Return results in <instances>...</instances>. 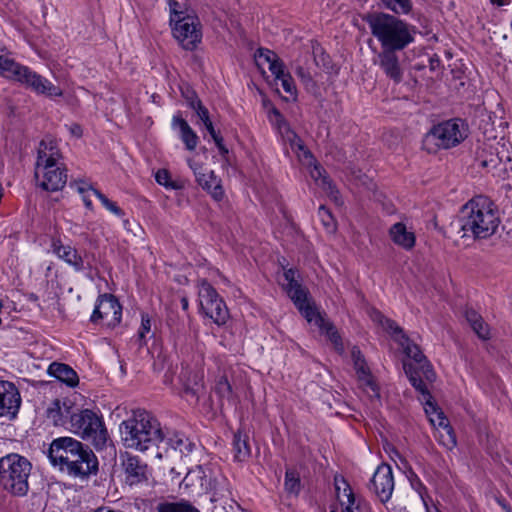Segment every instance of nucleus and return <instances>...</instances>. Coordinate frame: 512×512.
<instances>
[{"label": "nucleus", "instance_id": "nucleus-1", "mask_svg": "<svg viewBox=\"0 0 512 512\" xmlns=\"http://www.w3.org/2000/svg\"><path fill=\"white\" fill-rule=\"evenodd\" d=\"M47 456L52 466L68 476L86 480L98 472V459L93 451L72 437L54 439Z\"/></svg>", "mask_w": 512, "mask_h": 512}, {"label": "nucleus", "instance_id": "nucleus-2", "mask_svg": "<svg viewBox=\"0 0 512 512\" xmlns=\"http://www.w3.org/2000/svg\"><path fill=\"white\" fill-rule=\"evenodd\" d=\"M500 223V212L494 201L478 195L462 207L457 228L462 238L487 239L496 233Z\"/></svg>", "mask_w": 512, "mask_h": 512}, {"label": "nucleus", "instance_id": "nucleus-3", "mask_svg": "<svg viewBox=\"0 0 512 512\" xmlns=\"http://www.w3.org/2000/svg\"><path fill=\"white\" fill-rule=\"evenodd\" d=\"M120 432L125 447L141 452L157 446L165 438L158 419L145 410L133 411L131 417L121 423Z\"/></svg>", "mask_w": 512, "mask_h": 512}, {"label": "nucleus", "instance_id": "nucleus-4", "mask_svg": "<svg viewBox=\"0 0 512 512\" xmlns=\"http://www.w3.org/2000/svg\"><path fill=\"white\" fill-rule=\"evenodd\" d=\"M371 34L384 49H405L414 41V29L405 21L383 12L369 13L364 17Z\"/></svg>", "mask_w": 512, "mask_h": 512}, {"label": "nucleus", "instance_id": "nucleus-5", "mask_svg": "<svg viewBox=\"0 0 512 512\" xmlns=\"http://www.w3.org/2000/svg\"><path fill=\"white\" fill-rule=\"evenodd\" d=\"M31 463L15 453L0 458V485L15 496L27 494Z\"/></svg>", "mask_w": 512, "mask_h": 512}, {"label": "nucleus", "instance_id": "nucleus-6", "mask_svg": "<svg viewBox=\"0 0 512 512\" xmlns=\"http://www.w3.org/2000/svg\"><path fill=\"white\" fill-rule=\"evenodd\" d=\"M468 136V126L461 119H451L433 126L423 139V146L429 153L459 145Z\"/></svg>", "mask_w": 512, "mask_h": 512}, {"label": "nucleus", "instance_id": "nucleus-7", "mask_svg": "<svg viewBox=\"0 0 512 512\" xmlns=\"http://www.w3.org/2000/svg\"><path fill=\"white\" fill-rule=\"evenodd\" d=\"M69 429L83 440L91 442L96 449H102L109 438L102 417L90 409L77 410L72 414Z\"/></svg>", "mask_w": 512, "mask_h": 512}, {"label": "nucleus", "instance_id": "nucleus-8", "mask_svg": "<svg viewBox=\"0 0 512 512\" xmlns=\"http://www.w3.org/2000/svg\"><path fill=\"white\" fill-rule=\"evenodd\" d=\"M395 340L398 341L400 346L403 348L407 357V360L403 362V368L408 379L410 380V374L408 373L409 366L418 374L420 379H423L428 383L434 382L436 374L420 348L409 340V338L403 333V330L395 336Z\"/></svg>", "mask_w": 512, "mask_h": 512}, {"label": "nucleus", "instance_id": "nucleus-9", "mask_svg": "<svg viewBox=\"0 0 512 512\" xmlns=\"http://www.w3.org/2000/svg\"><path fill=\"white\" fill-rule=\"evenodd\" d=\"M199 303L203 313L217 325H224L229 319L228 308L214 287L206 280L199 285Z\"/></svg>", "mask_w": 512, "mask_h": 512}, {"label": "nucleus", "instance_id": "nucleus-10", "mask_svg": "<svg viewBox=\"0 0 512 512\" xmlns=\"http://www.w3.org/2000/svg\"><path fill=\"white\" fill-rule=\"evenodd\" d=\"M9 79L24 84L37 94H42L47 97H60L63 94L62 90L58 86H55L48 79L19 63L11 73V76H9Z\"/></svg>", "mask_w": 512, "mask_h": 512}, {"label": "nucleus", "instance_id": "nucleus-11", "mask_svg": "<svg viewBox=\"0 0 512 512\" xmlns=\"http://www.w3.org/2000/svg\"><path fill=\"white\" fill-rule=\"evenodd\" d=\"M175 39L185 50H194L200 43L202 34L200 23L196 16L186 15L170 23Z\"/></svg>", "mask_w": 512, "mask_h": 512}, {"label": "nucleus", "instance_id": "nucleus-12", "mask_svg": "<svg viewBox=\"0 0 512 512\" xmlns=\"http://www.w3.org/2000/svg\"><path fill=\"white\" fill-rule=\"evenodd\" d=\"M121 317L122 307L118 300L111 294H103L98 297L90 320L93 323L105 320L108 327H115L120 323Z\"/></svg>", "mask_w": 512, "mask_h": 512}, {"label": "nucleus", "instance_id": "nucleus-13", "mask_svg": "<svg viewBox=\"0 0 512 512\" xmlns=\"http://www.w3.org/2000/svg\"><path fill=\"white\" fill-rule=\"evenodd\" d=\"M120 458L126 484L133 486L148 480V465L138 456L126 452Z\"/></svg>", "mask_w": 512, "mask_h": 512}, {"label": "nucleus", "instance_id": "nucleus-14", "mask_svg": "<svg viewBox=\"0 0 512 512\" xmlns=\"http://www.w3.org/2000/svg\"><path fill=\"white\" fill-rule=\"evenodd\" d=\"M188 165L192 169L197 183L216 201L222 200L224 190L221 185V180L217 178L214 171L204 168L200 163L191 159L188 160Z\"/></svg>", "mask_w": 512, "mask_h": 512}, {"label": "nucleus", "instance_id": "nucleus-15", "mask_svg": "<svg viewBox=\"0 0 512 512\" xmlns=\"http://www.w3.org/2000/svg\"><path fill=\"white\" fill-rule=\"evenodd\" d=\"M351 358L361 386L371 399L378 400L380 398L379 388L374 381L363 354L357 347L352 348Z\"/></svg>", "mask_w": 512, "mask_h": 512}, {"label": "nucleus", "instance_id": "nucleus-16", "mask_svg": "<svg viewBox=\"0 0 512 512\" xmlns=\"http://www.w3.org/2000/svg\"><path fill=\"white\" fill-rule=\"evenodd\" d=\"M369 489L375 493L381 502H387L394 489L392 469L387 464L377 467L370 481Z\"/></svg>", "mask_w": 512, "mask_h": 512}, {"label": "nucleus", "instance_id": "nucleus-17", "mask_svg": "<svg viewBox=\"0 0 512 512\" xmlns=\"http://www.w3.org/2000/svg\"><path fill=\"white\" fill-rule=\"evenodd\" d=\"M21 397L17 387L9 381H0V418H14L18 413Z\"/></svg>", "mask_w": 512, "mask_h": 512}, {"label": "nucleus", "instance_id": "nucleus-18", "mask_svg": "<svg viewBox=\"0 0 512 512\" xmlns=\"http://www.w3.org/2000/svg\"><path fill=\"white\" fill-rule=\"evenodd\" d=\"M40 174H42L40 187L46 191H59L67 183L66 168L61 163L41 168Z\"/></svg>", "mask_w": 512, "mask_h": 512}, {"label": "nucleus", "instance_id": "nucleus-19", "mask_svg": "<svg viewBox=\"0 0 512 512\" xmlns=\"http://www.w3.org/2000/svg\"><path fill=\"white\" fill-rule=\"evenodd\" d=\"M401 49H384L378 54V65L385 75L395 83L403 79V68L399 62L397 51Z\"/></svg>", "mask_w": 512, "mask_h": 512}, {"label": "nucleus", "instance_id": "nucleus-20", "mask_svg": "<svg viewBox=\"0 0 512 512\" xmlns=\"http://www.w3.org/2000/svg\"><path fill=\"white\" fill-rule=\"evenodd\" d=\"M61 153L53 139H43L38 147V156L35 166V177L40 175L41 168L60 163Z\"/></svg>", "mask_w": 512, "mask_h": 512}, {"label": "nucleus", "instance_id": "nucleus-21", "mask_svg": "<svg viewBox=\"0 0 512 512\" xmlns=\"http://www.w3.org/2000/svg\"><path fill=\"white\" fill-rule=\"evenodd\" d=\"M285 290L295 306L299 309L301 314L307 319L308 322H311L314 319L318 321V313L308 303L307 292L299 283L290 287H285Z\"/></svg>", "mask_w": 512, "mask_h": 512}, {"label": "nucleus", "instance_id": "nucleus-22", "mask_svg": "<svg viewBox=\"0 0 512 512\" xmlns=\"http://www.w3.org/2000/svg\"><path fill=\"white\" fill-rule=\"evenodd\" d=\"M336 497L342 506L343 512H361L360 503L356 501L355 495L343 477L334 478Z\"/></svg>", "mask_w": 512, "mask_h": 512}, {"label": "nucleus", "instance_id": "nucleus-23", "mask_svg": "<svg viewBox=\"0 0 512 512\" xmlns=\"http://www.w3.org/2000/svg\"><path fill=\"white\" fill-rule=\"evenodd\" d=\"M170 449L167 451L173 459H179L186 463V459L195 448V443L183 434L175 433L168 439Z\"/></svg>", "mask_w": 512, "mask_h": 512}, {"label": "nucleus", "instance_id": "nucleus-24", "mask_svg": "<svg viewBox=\"0 0 512 512\" xmlns=\"http://www.w3.org/2000/svg\"><path fill=\"white\" fill-rule=\"evenodd\" d=\"M408 373L410 374L411 385L420 393V401L424 405V410L428 417L440 411L436 404L432 401V396L428 390L427 382L418 377V374L408 366Z\"/></svg>", "mask_w": 512, "mask_h": 512}, {"label": "nucleus", "instance_id": "nucleus-25", "mask_svg": "<svg viewBox=\"0 0 512 512\" xmlns=\"http://www.w3.org/2000/svg\"><path fill=\"white\" fill-rule=\"evenodd\" d=\"M76 413L72 409V403L70 400L55 399L46 411L47 418L55 425H64L66 419L71 420V415Z\"/></svg>", "mask_w": 512, "mask_h": 512}, {"label": "nucleus", "instance_id": "nucleus-26", "mask_svg": "<svg viewBox=\"0 0 512 512\" xmlns=\"http://www.w3.org/2000/svg\"><path fill=\"white\" fill-rule=\"evenodd\" d=\"M391 240L405 250H411L415 246V234L408 230L402 222H397L389 229Z\"/></svg>", "mask_w": 512, "mask_h": 512}, {"label": "nucleus", "instance_id": "nucleus-27", "mask_svg": "<svg viewBox=\"0 0 512 512\" xmlns=\"http://www.w3.org/2000/svg\"><path fill=\"white\" fill-rule=\"evenodd\" d=\"M48 374L69 387H76L79 383V377L75 370L64 363H51L48 367Z\"/></svg>", "mask_w": 512, "mask_h": 512}, {"label": "nucleus", "instance_id": "nucleus-28", "mask_svg": "<svg viewBox=\"0 0 512 512\" xmlns=\"http://www.w3.org/2000/svg\"><path fill=\"white\" fill-rule=\"evenodd\" d=\"M53 252L67 264L74 267L76 271L84 269V262L77 250L69 245H63L60 241H53Z\"/></svg>", "mask_w": 512, "mask_h": 512}, {"label": "nucleus", "instance_id": "nucleus-29", "mask_svg": "<svg viewBox=\"0 0 512 512\" xmlns=\"http://www.w3.org/2000/svg\"><path fill=\"white\" fill-rule=\"evenodd\" d=\"M429 420L434 426H438L443 429L445 435H440L442 444L447 449H453L457 444L456 436L453 428L450 426L447 418L444 416V413L440 410L434 415L430 416Z\"/></svg>", "mask_w": 512, "mask_h": 512}, {"label": "nucleus", "instance_id": "nucleus-30", "mask_svg": "<svg viewBox=\"0 0 512 512\" xmlns=\"http://www.w3.org/2000/svg\"><path fill=\"white\" fill-rule=\"evenodd\" d=\"M172 126L178 127L180 130V137L186 148L190 151L194 150L198 144V136L189 126L187 121L180 115H175L172 119Z\"/></svg>", "mask_w": 512, "mask_h": 512}, {"label": "nucleus", "instance_id": "nucleus-31", "mask_svg": "<svg viewBox=\"0 0 512 512\" xmlns=\"http://www.w3.org/2000/svg\"><path fill=\"white\" fill-rule=\"evenodd\" d=\"M186 393L197 395L202 388V375L198 372L183 369L180 376Z\"/></svg>", "mask_w": 512, "mask_h": 512}, {"label": "nucleus", "instance_id": "nucleus-32", "mask_svg": "<svg viewBox=\"0 0 512 512\" xmlns=\"http://www.w3.org/2000/svg\"><path fill=\"white\" fill-rule=\"evenodd\" d=\"M465 317L468 323L470 324L473 331L478 335L479 338L486 340L489 338V328L488 325L484 322L481 315H479L473 309H467L465 312Z\"/></svg>", "mask_w": 512, "mask_h": 512}, {"label": "nucleus", "instance_id": "nucleus-33", "mask_svg": "<svg viewBox=\"0 0 512 512\" xmlns=\"http://www.w3.org/2000/svg\"><path fill=\"white\" fill-rule=\"evenodd\" d=\"M273 113L277 117V123H278L279 129H282V128L285 129L287 140L290 142L292 148H297L298 150L303 151V153L306 157L312 158V154L308 150L305 149L304 144H303L302 140L298 137V135L295 132H293L292 130H290L287 123L285 122L282 115L280 114V112L277 109H273Z\"/></svg>", "mask_w": 512, "mask_h": 512}, {"label": "nucleus", "instance_id": "nucleus-34", "mask_svg": "<svg viewBox=\"0 0 512 512\" xmlns=\"http://www.w3.org/2000/svg\"><path fill=\"white\" fill-rule=\"evenodd\" d=\"M156 512H200L190 501H164L156 506Z\"/></svg>", "mask_w": 512, "mask_h": 512}, {"label": "nucleus", "instance_id": "nucleus-35", "mask_svg": "<svg viewBox=\"0 0 512 512\" xmlns=\"http://www.w3.org/2000/svg\"><path fill=\"white\" fill-rule=\"evenodd\" d=\"M233 451L234 458L237 461H244L251 453L250 446L248 443V436L243 434L241 431H237L233 438Z\"/></svg>", "mask_w": 512, "mask_h": 512}, {"label": "nucleus", "instance_id": "nucleus-36", "mask_svg": "<svg viewBox=\"0 0 512 512\" xmlns=\"http://www.w3.org/2000/svg\"><path fill=\"white\" fill-rule=\"evenodd\" d=\"M205 475L201 467L189 470L182 483L187 489L202 488L204 486Z\"/></svg>", "mask_w": 512, "mask_h": 512}, {"label": "nucleus", "instance_id": "nucleus-37", "mask_svg": "<svg viewBox=\"0 0 512 512\" xmlns=\"http://www.w3.org/2000/svg\"><path fill=\"white\" fill-rule=\"evenodd\" d=\"M370 317L392 335L396 336L398 333H401L402 329L393 320L386 318L380 311L373 309L370 312Z\"/></svg>", "mask_w": 512, "mask_h": 512}, {"label": "nucleus", "instance_id": "nucleus-38", "mask_svg": "<svg viewBox=\"0 0 512 512\" xmlns=\"http://www.w3.org/2000/svg\"><path fill=\"white\" fill-rule=\"evenodd\" d=\"M284 487L286 492L297 495L301 490L299 475L291 469L286 470Z\"/></svg>", "mask_w": 512, "mask_h": 512}, {"label": "nucleus", "instance_id": "nucleus-39", "mask_svg": "<svg viewBox=\"0 0 512 512\" xmlns=\"http://www.w3.org/2000/svg\"><path fill=\"white\" fill-rule=\"evenodd\" d=\"M315 65L329 71L331 68L330 56L324 51L320 44L316 43L312 46Z\"/></svg>", "mask_w": 512, "mask_h": 512}, {"label": "nucleus", "instance_id": "nucleus-40", "mask_svg": "<svg viewBox=\"0 0 512 512\" xmlns=\"http://www.w3.org/2000/svg\"><path fill=\"white\" fill-rule=\"evenodd\" d=\"M381 2L395 14H408L412 8L410 0H381Z\"/></svg>", "mask_w": 512, "mask_h": 512}, {"label": "nucleus", "instance_id": "nucleus-41", "mask_svg": "<svg viewBox=\"0 0 512 512\" xmlns=\"http://www.w3.org/2000/svg\"><path fill=\"white\" fill-rule=\"evenodd\" d=\"M17 65L18 63L5 52V49L0 47V74L9 78Z\"/></svg>", "mask_w": 512, "mask_h": 512}, {"label": "nucleus", "instance_id": "nucleus-42", "mask_svg": "<svg viewBox=\"0 0 512 512\" xmlns=\"http://www.w3.org/2000/svg\"><path fill=\"white\" fill-rule=\"evenodd\" d=\"M295 74L301 80L302 84L309 91L315 90L317 88V84L313 79L311 73L306 70L304 67L298 65L295 68Z\"/></svg>", "mask_w": 512, "mask_h": 512}, {"label": "nucleus", "instance_id": "nucleus-43", "mask_svg": "<svg viewBox=\"0 0 512 512\" xmlns=\"http://www.w3.org/2000/svg\"><path fill=\"white\" fill-rule=\"evenodd\" d=\"M318 215L321 219L323 226L326 228L328 232L332 233L336 230L335 219L332 216L331 212L325 206L322 205L319 207Z\"/></svg>", "mask_w": 512, "mask_h": 512}, {"label": "nucleus", "instance_id": "nucleus-44", "mask_svg": "<svg viewBox=\"0 0 512 512\" xmlns=\"http://www.w3.org/2000/svg\"><path fill=\"white\" fill-rule=\"evenodd\" d=\"M93 195H95L99 200L100 202L102 203V205L107 209L109 210L111 213L119 216V217H122L124 216V211L113 201L109 200L104 194H102L100 191L98 190H93Z\"/></svg>", "mask_w": 512, "mask_h": 512}, {"label": "nucleus", "instance_id": "nucleus-45", "mask_svg": "<svg viewBox=\"0 0 512 512\" xmlns=\"http://www.w3.org/2000/svg\"><path fill=\"white\" fill-rule=\"evenodd\" d=\"M93 195H95L99 200L100 202L102 203V205L107 209L109 210L111 213L119 216V217H122L124 216V211L113 201L109 200L104 194H102L100 191L98 190H93Z\"/></svg>", "mask_w": 512, "mask_h": 512}, {"label": "nucleus", "instance_id": "nucleus-46", "mask_svg": "<svg viewBox=\"0 0 512 512\" xmlns=\"http://www.w3.org/2000/svg\"><path fill=\"white\" fill-rule=\"evenodd\" d=\"M93 195H95L99 200L100 202L102 203V205L107 209L109 210L111 213L119 216V217H122L124 216V211L113 201L109 200L104 194H102L100 191L98 190H93Z\"/></svg>", "mask_w": 512, "mask_h": 512}, {"label": "nucleus", "instance_id": "nucleus-47", "mask_svg": "<svg viewBox=\"0 0 512 512\" xmlns=\"http://www.w3.org/2000/svg\"><path fill=\"white\" fill-rule=\"evenodd\" d=\"M215 392L222 398L228 401L232 398V387L227 378L222 376L219 378L215 386Z\"/></svg>", "mask_w": 512, "mask_h": 512}, {"label": "nucleus", "instance_id": "nucleus-48", "mask_svg": "<svg viewBox=\"0 0 512 512\" xmlns=\"http://www.w3.org/2000/svg\"><path fill=\"white\" fill-rule=\"evenodd\" d=\"M206 130L213 138L217 148L219 149L220 153L224 156L228 153V149L223 144V138L215 131V128L213 126L212 121L209 123L204 124Z\"/></svg>", "mask_w": 512, "mask_h": 512}, {"label": "nucleus", "instance_id": "nucleus-49", "mask_svg": "<svg viewBox=\"0 0 512 512\" xmlns=\"http://www.w3.org/2000/svg\"><path fill=\"white\" fill-rule=\"evenodd\" d=\"M321 184L323 185L324 189L328 192L330 198L337 204L342 205L343 201L341 200L339 196V191L335 188V186L332 184V182L329 180L328 177L323 176L321 178Z\"/></svg>", "mask_w": 512, "mask_h": 512}, {"label": "nucleus", "instance_id": "nucleus-50", "mask_svg": "<svg viewBox=\"0 0 512 512\" xmlns=\"http://www.w3.org/2000/svg\"><path fill=\"white\" fill-rule=\"evenodd\" d=\"M169 5V13H170V23L173 21L180 19L181 16L189 15L186 10L182 9V5L176 0H168Z\"/></svg>", "mask_w": 512, "mask_h": 512}, {"label": "nucleus", "instance_id": "nucleus-51", "mask_svg": "<svg viewBox=\"0 0 512 512\" xmlns=\"http://www.w3.org/2000/svg\"><path fill=\"white\" fill-rule=\"evenodd\" d=\"M155 180L159 185H162L166 188H179V186L176 183L170 181V174L166 169H159L155 174Z\"/></svg>", "mask_w": 512, "mask_h": 512}, {"label": "nucleus", "instance_id": "nucleus-52", "mask_svg": "<svg viewBox=\"0 0 512 512\" xmlns=\"http://www.w3.org/2000/svg\"><path fill=\"white\" fill-rule=\"evenodd\" d=\"M150 331H151V320L147 314H142L141 327L138 331V341H139L140 346H143L146 343L145 336Z\"/></svg>", "mask_w": 512, "mask_h": 512}, {"label": "nucleus", "instance_id": "nucleus-53", "mask_svg": "<svg viewBox=\"0 0 512 512\" xmlns=\"http://www.w3.org/2000/svg\"><path fill=\"white\" fill-rule=\"evenodd\" d=\"M278 80L281 81V85L286 93L293 94L296 92L294 81L289 73L284 74Z\"/></svg>", "mask_w": 512, "mask_h": 512}, {"label": "nucleus", "instance_id": "nucleus-54", "mask_svg": "<svg viewBox=\"0 0 512 512\" xmlns=\"http://www.w3.org/2000/svg\"><path fill=\"white\" fill-rule=\"evenodd\" d=\"M70 186L72 188H75L76 191L81 194V195H84L86 193H92L93 194V188L91 187L90 184H88L87 182L83 181V180H76V181H73L70 183Z\"/></svg>", "mask_w": 512, "mask_h": 512}, {"label": "nucleus", "instance_id": "nucleus-55", "mask_svg": "<svg viewBox=\"0 0 512 512\" xmlns=\"http://www.w3.org/2000/svg\"><path fill=\"white\" fill-rule=\"evenodd\" d=\"M269 70L275 76L276 79L286 74L284 71V64L279 58H277L276 60L269 64Z\"/></svg>", "mask_w": 512, "mask_h": 512}, {"label": "nucleus", "instance_id": "nucleus-56", "mask_svg": "<svg viewBox=\"0 0 512 512\" xmlns=\"http://www.w3.org/2000/svg\"><path fill=\"white\" fill-rule=\"evenodd\" d=\"M182 95L186 99L189 107L192 109H194L197 106V104L202 103L200 101V99L198 98V96L196 95V93L189 88H187L186 90H183Z\"/></svg>", "mask_w": 512, "mask_h": 512}, {"label": "nucleus", "instance_id": "nucleus-57", "mask_svg": "<svg viewBox=\"0 0 512 512\" xmlns=\"http://www.w3.org/2000/svg\"><path fill=\"white\" fill-rule=\"evenodd\" d=\"M200 121L204 124L211 122L209 117V111L208 109L202 105V103L197 104V106L193 109Z\"/></svg>", "mask_w": 512, "mask_h": 512}, {"label": "nucleus", "instance_id": "nucleus-58", "mask_svg": "<svg viewBox=\"0 0 512 512\" xmlns=\"http://www.w3.org/2000/svg\"><path fill=\"white\" fill-rule=\"evenodd\" d=\"M284 278L286 281V284H283L284 288L290 287L298 283V281L296 280V270L292 268L284 271Z\"/></svg>", "mask_w": 512, "mask_h": 512}, {"label": "nucleus", "instance_id": "nucleus-59", "mask_svg": "<svg viewBox=\"0 0 512 512\" xmlns=\"http://www.w3.org/2000/svg\"><path fill=\"white\" fill-rule=\"evenodd\" d=\"M326 334L329 337V339L335 344L336 347L340 345V336L337 330L332 325L327 326Z\"/></svg>", "mask_w": 512, "mask_h": 512}, {"label": "nucleus", "instance_id": "nucleus-60", "mask_svg": "<svg viewBox=\"0 0 512 512\" xmlns=\"http://www.w3.org/2000/svg\"><path fill=\"white\" fill-rule=\"evenodd\" d=\"M259 57L264 58V60L270 64L277 58H279L274 52L268 50V49H259Z\"/></svg>", "mask_w": 512, "mask_h": 512}, {"label": "nucleus", "instance_id": "nucleus-61", "mask_svg": "<svg viewBox=\"0 0 512 512\" xmlns=\"http://www.w3.org/2000/svg\"><path fill=\"white\" fill-rule=\"evenodd\" d=\"M429 67H430V70L432 71H435L436 69H438L440 67V60L438 58H430L429 59Z\"/></svg>", "mask_w": 512, "mask_h": 512}, {"label": "nucleus", "instance_id": "nucleus-62", "mask_svg": "<svg viewBox=\"0 0 512 512\" xmlns=\"http://www.w3.org/2000/svg\"><path fill=\"white\" fill-rule=\"evenodd\" d=\"M123 224H124V228L127 231H130V232H133L134 234H136L132 227V226H134L135 228H138V225L136 223H134V222L131 223L128 219H126V220H124Z\"/></svg>", "mask_w": 512, "mask_h": 512}, {"label": "nucleus", "instance_id": "nucleus-63", "mask_svg": "<svg viewBox=\"0 0 512 512\" xmlns=\"http://www.w3.org/2000/svg\"><path fill=\"white\" fill-rule=\"evenodd\" d=\"M82 200L88 209L91 210L93 208L92 201L90 199V193H86V194L82 195Z\"/></svg>", "mask_w": 512, "mask_h": 512}, {"label": "nucleus", "instance_id": "nucleus-64", "mask_svg": "<svg viewBox=\"0 0 512 512\" xmlns=\"http://www.w3.org/2000/svg\"><path fill=\"white\" fill-rule=\"evenodd\" d=\"M70 131L72 134H74L77 137H80L82 135V129L77 124H74L73 126H71Z\"/></svg>", "mask_w": 512, "mask_h": 512}]
</instances>
